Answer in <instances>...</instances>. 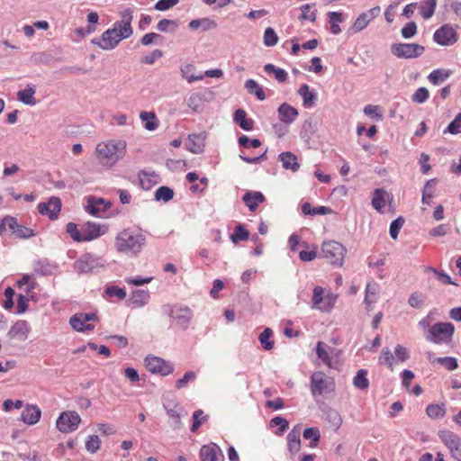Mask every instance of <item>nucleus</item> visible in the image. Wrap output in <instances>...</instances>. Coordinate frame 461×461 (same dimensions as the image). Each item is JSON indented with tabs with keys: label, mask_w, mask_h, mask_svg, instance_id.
Segmentation results:
<instances>
[{
	"label": "nucleus",
	"mask_w": 461,
	"mask_h": 461,
	"mask_svg": "<svg viewBox=\"0 0 461 461\" xmlns=\"http://www.w3.org/2000/svg\"><path fill=\"white\" fill-rule=\"evenodd\" d=\"M120 41V38L115 33V29L109 28L103 32L101 40L94 38L91 43L97 45L104 50H111L117 47Z\"/></svg>",
	"instance_id": "16"
},
{
	"label": "nucleus",
	"mask_w": 461,
	"mask_h": 461,
	"mask_svg": "<svg viewBox=\"0 0 461 461\" xmlns=\"http://www.w3.org/2000/svg\"><path fill=\"white\" fill-rule=\"evenodd\" d=\"M425 270L426 272L433 273L436 276L437 279L443 285H458L444 270H438L432 267H427Z\"/></svg>",
	"instance_id": "52"
},
{
	"label": "nucleus",
	"mask_w": 461,
	"mask_h": 461,
	"mask_svg": "<svg viewBox=\"0 0 461 461\" xmlns=\"http://www.w3.org/2000/svg\"><path fill=\"white\" fill-rule=\"evenodd\" d=\"M163 407L167 412V414L174 421V429H180L183 427L181 421V411L184 409L179 406V404L176 401H163Z\"/></svg>",
	"instance_id": "19"
},
{
	"label": "nucleus",
	"mask_w": 461,
	"mask_h": 461,
	"mask_svg": "<svg viewBox=\"0 0 461 461\" xmlns=\"http://www.w3.org/2000/svg\"><path fill=\"white\" fill-rule=\"evenodd\" d=\"M174 194L175 193L172 188L166 185H161L155 191L154 199L157 202L162 201L164 203H167L173 199Z\"/></svg>",
	"instance_id": "44"
},
{
	"label": "nucleus",
	"mask_w": 461,
	"mask_h": 461,
	"mask_svg": "<svg viewBox=\"0 0 461 461\" xmlns=\"http://www.w3.org/2000/svg\"><path fill=\"white\" fill-rule=\"evenodd\" d=\"M389 197V194L384 188H376L373 192V197L371 201L372 206L379 212H383V209L386 203V198Z\"/></svg>",
	"instance_id": "31"
},
{
	"label": "nucleus",
	"mask_w": 461,
	"mask_h": 461,
	"mask_svg": "<svg viewBox=\"0 0 461 461\" xmlns=\"http://www.w3.org/2000/svg\"><path fill=\"white\" fill-rule=\"evenodd\" d=\"M147 243L145 231L139 227H128L119 231L115 237L116 250L130 258H137Z\"/></svg>",
	"instance_id": "1"
},
{
	"label": "nucleus",
	"mask_w": 461,
	"mask_h": 461,
	"mask_svg": "<svg viewBox=\"0 0 461 461\" xmlns=\"http://www.w3.org/2000/svg\"><path fill=\"white\" fill-rule=\"evenodd\" d=\"M438 184V178H431L426 181L422 189L421 202L423 204L430 205L431 199L434 196L435 187Z\"/></svg>",
	"instance_id": "33"
},
{
	"label": "nucleus",
	"mask_w": 461,
	"mask_h": 461,
	"mask_svg": "<svg viewBox=\"0 0 461 461\" xmlns=\"http://www.w3.org/2000/svg\"><path fill=\"white\" fill-rule=\"evenodd\" d=\"M61 200L58 196H51L48 202L40 203L37 206L41 215H48L50 221L57 220L61 210Z\"/></svg>",
	"instance_id": "14"
},
{
	"label": "nucleus",
	"mask_w": 461,
	"mask_h": 461,
	"mask_svg": "<svg viewBox=\"0 0 461 461\" xmlns=\"http://www.w3.org/2000/svg\"><path fill=\"white\" fill-rule=\"evenodd\" d=\"M404 222V218L402 216H399L390 223L389 234L393 240H396L398 238L399 232Z\"/></svg>",
	"instance_id": "58"
},
{
	"label": "nucleus",
	"mask_w": 461,
	"mask_h": 461,
	"mask_svg": "<svg viewBox=\"0 0 461 461\" xmlns=\"http://www.w3.org/2000/svg\"><path fill=\"white\" fill-rule=\"evenodd\" d=\"M31 59L35 64H44L48 66L51 65L55 59L53 55L47 51L33 53Z\"/></svg>",
	"instance_id": "50"
},
{
	"label": "nucleus",
	"mask_w": 461,
	"mask_h": 461,
	"mask_svg": "<svg viewBox=\"0 0 461 461\" xmlns=\"http://www.w3.org/2000/svg\"><path fill=\"white\" fill-rule=\"evenodd\" d=\"M273 336V330L270 328H266L258 337V340L261 344V347L265 350H271L274 348V340L271 339Z\"/></svg>",
	"instance_id": "47"
},
{
	"label": "nucleus",
	"mask_w": 461,
	"mask_h": 461,
	"mask_svg": "<svg viewBox=\"0 0 461 461\" xmlns=\"http://www.w3.org/2000/svg\"><path fill=\"white\" fill-rule=\"evenodd\" d=\"M233 121L243 131H251L255 128V122L252 118H249L247 112L241 108L237 109L233 113Z\"/></svg>",
	"instance_id": "25"
},
{
	"label": "nucleus",
	"mask_w": 461,
	"mask_h": 461,
	"mask_svg": "<svg viewBox=\"0 0 461 461\" xmlns=\"http://www.w3.org/2000/svg\"><path fill=\"white\" fill-rule=\"evenodd\" d=\"M149 291L139 289L131 294V296L129 299V305H132L133 307H142L149 303Z\"/></svg>",
	"instance_id": "32"
},
{
	"label": "nucleus",
	"mask_w": 461,
	"mask_h": 461,
	"mask_svg": "<svg viewBox=\"0 0 461 461\" xmlns=\"http://www.w3.org/2000/svg\"><path fill=\"white\" fill-rule=\"evenodd\" d=\"M429 90L426 87L421 86V87H419L414 92V94L411 96V101L413 103H417V104H423L429 99Z\"/></svg>",
	"instance_id": "64"
},
{
	"label": "nucleus",
	"mask_w": 461,
	"mask_h": 461,
	"mask_svg": "<svg viewBox=\"0 0 461 461\" xmlns=\"http://www.w3.org/2000/svg\"><path fill=\"white\" fill-rule=\"evenodd\" d=\"M433 356V353L429 352L428 353V359L431 363H438L446 367L448 371H454L458 367V362L457 359L454 357H438L435 358V360H431V357Z\"/></svg>",
	"instance_id": "36"
},
{
	"label": "nucleus",
	"mask_w": 461,
	"mask_h": 461,
	"mask_svg": "<svg viewBox=\"0 0 461 461\" xmlns=\"http://www.w3.org/2000/svg\"><path fill=\"white\" fill-rule=\"evenodd\" d=\"M303 436L305 439L311 440L309 447H316L321 439L320 429L317 427H309L304 429Z\"/></svg>",
	"instance_id": "43"
},
{
	"label": "nucleus",
	"mask_w": 461,
	"mask_h": 461,
	"mask_svg": "<svg viewBox=\"0 0 461 461\" xmlns=\"http://www.w3.org/2000/svg\"><path fill=\"white\" fill-rule=\"evenodd\" d=\"M100 446H101V440L98 436H96V435L88 436V438L86 441V449L88 452H90L92 454L96 453L99 450Z\"/></svg>",
	"instance_id": "62"
},
{
	"label": "nucleus",
	"mask_w": 461,
	"mask_h": 461,
	"mask_svg": "<svg viewBox=\"0 0 461 461\" xmlns=\"http://www.w3.org/2000/svg\"><path fill=\"white\" fill-rule=\"evenodd\" d=\"M112 206V203L102 197L89 195L86 197V212L95 217H98L101 212H107Z\"/></svg>",
	"instance_id": "15"
},
{
	"label": "nucleus",
	"mask_w": 461,
	"mask_h": 461,
	"mask_svg": "<svg viewBox=\"0 0 461 461\" xmlns=\"http://www.w3.org/2000/svg\"><path fill=\"white\" fill-rule=\"evenodd\" d=\"M201 461H224L221 447L215 444L203 445L200 449Z\"/></svg>",
	"instance_id": "18"
},
{
	"label": "nucleus",
	"mask_w": 461,
	"mask_h": 461,
	"mask_svg": "<svg viewBox=\"0 0 461 461\" xmlns=\"http://www.w3.org/2000/svg\"><path fill=\"white\" fill-rule=\"evenodd\" d=\"M242 201L248 206L250 212H256L259 203L266 201V197L262 192L259 191H247L243 196Z\"/></svg>",
	"instance_id": "21"
},
{
	"label": "nucleus",
	"mask_w": 461,
	"mask_h": 461,
	"mask_svg": "<svg viewBox=\"0 0 461 461\" xmlns=\"http://www.w3.org/2000/svg\"><path fill=\"white\" fill-rule=\"evenodd\" d=\"M162 313L176 321L183 330H186L193 318V312L187 306L179 303H166L161 307Z\"/></svg>",
	"instance_id": "3"
},
{
	"label": "nucleus",
	"mask_w": 461,
	"mask_h": 461,
	"mask_svg": "<svg viewBox=\"0 0 461 461\" xmlns=\"http://www.w3.org/2000/svg\"><path fill=\"white\" fill-rule=\"evenodd\" d=\"M269 425L271 428L277 427L276 434L282 436L289 428V422L285 418L276 416L270 420Z\"/></svg>",
	"instance_id": "46"
},
{
	"label": "nucleus",
	"mask_w": 461,
	"mask_h": 461,
	"mask_svg": "<svg viewBox=\"0 0 461 461\" xmlns=\"http://www.w3.org/2000/svg\"><path fill=\"white\" fill-rule=\"evenodd\" d=\"M245 88L250 95H254L258 100L264 101L266 99V94L264 89L258 85L254 79H248L245 82Z\"/></svg>",
	"instance_id": "39"
},
{
	"label": "nucleus",
	"mask_w": 461,
	"mask_h": 461,
	"mask_svg": "<svg viewBox=\"0 0 461 461\" xmlns=\"http://www.w3.org/2000/svg\"><path fill=\"white\" fill-rule=\"evenodd\" d=\"M426 414L430 419H441L446 415L444 404L431 403L426 407Z\"/></svg>",
	"instance_id": "48"
},
{
	"label": "nucleus",
	"mask_w": 461,
	"mask_h": 461,
	"mask_svg": "<svg viewBox=\"0 0 461 461\" xmlns=\"http://www.w3.org/2000/svg\"><path fill=\"white\" fill-rule=\"evenodd\" d=\"M279 120L285 124L293 123L299 113L296 108L287 103H283L277 109Z\"/></svg>",
	"instance_id": "23"
},
{
	"label": "nucleus",
	"mask_w": 461,
	"mask_h": 461,
	"mask_svg": "<svg viewBox=\"0 0 461 461\" xmlns=\"http://www.w3.org/2000/svg\"><path fill=\"white\" fill-rule=\"evenodd\" d=\"M30 332V327L28 322L24 320L17 321L12 325L8 331L10 338H18L20 340L24 341L27 339Z\"/></svg>",
	"instance_id": "24"
},
{
	"label": "nucleus",
	"mask_w": 461,
	"mask_h": 461,
	"mask_svg": "<svg viewBox=\"0 0 461 461\" xmlns=\"http://www.w3.org/2000/svg\"><path fill=\"white\" fill-rule=\"evenodd\" d=\"M437 0H425L420 7V14L425 20L431 18L435 13Z\"/></svg>",
	"instance_id": "49"
},
{
	"label": "nucleus",
	"mask_w": 461,
	"mask_h": 461,
	"mask_svg": "<svg viewBox=\"0 0 461 461\" xmlns=\"http://www.w3.org/2000/svg\"><path fill=\"white\" fill-rule=\"evenodd\" d=\"M425 51L424 46L418 43H393L391 52L398 59H414L421 56Z\"/></svg>",
	"instance_id": "7"
},
{
	"label": "nucleus",
	"mask_w": 461,
	"mask_h": 461,
	"mask_svg": "<svg viewBox=\"0 0 461 461\" xmlns=\"http://www.w3.org/2000/svg\"><path fill=\"white\" fill-rule=\"evenodd\" d=\"M438 435L440 440L448 448L452 458L456 461H461V438L447 429L439 430Z\"/></svg>",
	"instance_id": "8"
},
{
	"label": "nucleus",
	"mask_w": 461,
	"mask_h": 461,
	"mask_svg": "<svg viewBox=\"0 0 461 461\" xmlns=\"http://www.w3.org/2000/svg\"><path fill=\"white\" fill-rule=\"evenodd\" d=\"M140 118L147 131H152L158 127L159 122L154 112L143 111L140 113Z\"/></svg>",
	"instance_id": "34"
},
{
	"label": "nucleus",
	"mask_w": 461,
	"mask_h": 461,
	"mask_svg": "<svg viewBox=\"0 0 461 461\" xmlns=\"http://www.w3.org/2000/svg\"><path fill=\"white\" fill-rule=\"evenodd\" d=\"M298 94L302 96L303 105L305 108H312L316 105L318 99L317 93L314 90H311L307 84H303L300 86Z\"/></svg>",
	"instance_id": "27"
},
{
	"label": "nucleus",
	"mask_w": 461,
	"mask_h": 461,
	"mask_svg": "<svg viewBox=\"0 0 461 461\" xmlns=\"http://www.w3.org/2000/svg\"><path fill=\"white\" fill-rule=\"evenodd\" d=\"M353 384L356 388L366 390L369 386V380L367 378V370L359 369L353 378Z\"/></svg>",
	"instance_id": "45"
},
{
	"label": "nucleus",
	"mask_w": 461,
	"mask_h": 461,
	"mask_svg": "<svg viewBox=\"0 0 461 461\" xmlns=\"http://www.w3.org/2000/svg\"><path fill=\"white\" fill-rule=\"evenodd\" d=\"M104 266L103 258L92 253H85L74 262V269L80 274L91 273Z\"/></svg>",
	"instance_id": "6"
},
{
	"label": "nucleus",
	"mask_w": 461,
	"mask_h": 461,
	"mask_svg": "<svg viewBox=\"0 0 461 461\" xmlns=\"http://www.w3.org/2000/svg\"><path fill=\"white\" fill-rule=\"evenodd\" d=\"M364 113L376 122L383 120V113L381 112L380 106L378 105H366L364 108Z\"/></svg>",
	"instance_id": "61"
},
{
	"label": "nucleus",
	"mask_w": 461,
	"mask_h": 461,
	"mask_svg": "<svg viewBox=\"0 0 461 461\" xmlns=\"http://www.w3.org/2000/svg\"><path fill=\"white\" fill-rule=\"evenodd\" d=\"M41 417V409L35 404H28L22 411L20 420L27 425H34L40 420Z\"/></svg>",
	"instance_id": "22"
},
{
	"label": "nucleus",
	"mask_w": 461,
	"mask_h": 461,
	"mask_svg": "<svg viewBox=\"0 0 461 461\" xmlns=\"http://www.w3.org/2000/svg\"><path fill=\"white\" fill-rule=\"evenodd\" d=\"M66 231H67L68 234H69V236L71 237V239L74 241H76V242H84V236L79 231V230L77 228V225L76 223L68 222L66 225Z\"/></svg>",
	"instance_id": "60"
},
{
	"label": "nucleus",
	"mask_w": 461,
	"mask_h": 461,
	"mask_svg": "<svg viewBox=\"0 0 461 461\" xmlns=\"http://www.w3.org/2000/svg\"><path fill=\"white\" fill-rule=\"evenodd\" d=\"M278 159L282 162V166L286 170L296 172L300 168L297 157L291 151H285L278 155Z\"/></svg>",
	"instance_id": "28"
},
{
	"label": "nucleus",
	"mask_w": 461,
	"mask_h": 461,
	"mask_svg": "<svg viewBox=\"0 0 461 461\" xmlns=\"http://www.w3.org/2000/svg\"><path fill=\"white\" fill-rule=\"evenodd\" d=\"M455 332V326L451 322H437L430 327L425 338L428 341L435 344L448 342Z\"/></svg>",
	"instance_id": "4"
},
{
	"label": "nucleus",
	"mask_w": 461,
	"mask_h": 461,
	"mask_svg": "<svg viewBox=\"0 0 461 461\" xmlns=\"http://www.w3.org/2000/svg\"><path fill=\"white\" fill-rule=\"evenodd\" d=\"M264 71L267 74H274L275 78L279 83H284L288 78V74L284 68H277L274 64H271V63H268L264 66Z\"/></svg>",
	"instance_id": "42"
},
{
	"label": "nucleus",
	"mask_w": 461,
	"mask_h": 461,
	"mask_svg": "<svg viewBox=\"0 0 461 461\" xmlns=\"http://www.w3.org/2000/svg\"><path fill=\"white\" fill-rule=\"evenodd\" d=\"M261 140L257 138H249L247 135H241L238 138V145L240 149H250L259 148L261 146Z\"/></svg>",
	"instance_id": "51"
},
{
	"label": "nucleus",
	"mask_w": 461,
	"mask_h": 461,
	"mask_svg": "<svg viewBox=\"0 0 461 461\" xmlns=\"http://www.w3.org/2000/svg\"><path fill=\"white\" fill-rule=\"evenodd\" d=\"M81 421L80 416L74 411H63L56 420L57 429L63 433L75 431Z\"/></svg>",
	"instance_id": "9"
},
{
	"label": "nucleus",
	"mask_w": 461,
	"mask_h": 461,
	"mask_svg": "<svg viewBox=\"0 0 461 461\" xmlns=\"http://www.w3.org/2000/svg\"><path fill=\"white\" fill-rule=\"evenodd\" d=\"M316 132V123L312 119L303 122L300 131V137L305 141H310Z\"/></svg>",
	"instance_id": "40"
},
{
	"label": "nucleus",
	"mask_w": 461,
	"mask_h": 461,
	"mask_svg": "<svg viewBox=\"0 0 461 461\" xmlns=\"http://www.w3.org/2000/svg\"><path fill=\"white\" fill-rule=\"evenodd\" d=\"M203 411L202 410H196L194 411L193 416H192L193 423L190 428L192 432H196L198 430V429L200 428V426L204 421L207 420L208 416H203Z\"/></svg>",
	"instance_id": "59"
},
{
	"label": "nucleus",
	"mask_w": 461,
	"mask_h": 461,
	"mask_svg": "<svg viewBox=\"0 0 461 461\" xmlns=\"http://www.w3.org/2000/svg\"><path fill=\"white\" fill-rule=\"evenodd\" d=\"M36 93V87L34 85L28 84L26 87L23 90L18 91L17 93V99L21 103L33 106L37 104V101L34 97V95Z\"/></svg>",
	"instance_id": "29"
},
{
	"label": "nucleus",
	"mask_w": 461,
	"mask_h": 461,
	"mask_svg": "<svg viewBox=\"0 0 461 461\" xmlns=\"http://www.w3.org/2000/svg\"><path fill=\"white\" fill-rule=\"evenodd\" d=\"M163 36L158 33L149 32L140 38V42L143 46H149L153 43L160 44L163 41Z\"/></svg>",
	"instance_id": "57"
},
{
	"label": "nucleus",
	"mask_w": 461,
	"mask_h": 461,
	"mask_svg": "<svg viewBox=\"0 0 461 461\" xmlns=\"http://www.w3.org/2000/svg\"><path fill=\"white\" fill-rule=\"evenodd\" d=\"M98 316L95 312H79L69 319V324L73 330L78 332L90 331L95 329V325L89 323L92 321H97Z\"/></svg>",
	"instance_id": "10"
},
{
	"label": "nucleus",
	"mask_w": 461,
	"mask_h": 461,
	"mask_svg": "<svg viewBox=\"0 0 461 461\" xmlns=\"http://www.w3.org/2000/svg\"><path fill=\"white\" fill-rule=\"evenodd\" d=\"M346 254L345 247L335 240L324 241L321 245L322 258L335 266H342Z\"/></svg>",
	"instance_id": "5"
},
{
	"label": "nucleus",
	"mask_w": 461,
	"mask_h": 461,
	"mask_svg": "<svg viewBox=\"0 0 461 461\" xmlns=\"http://www.w3.org/2000/svg\"><path fill=\"white\" fill-rule=\"evenodd\" d=\"M444 133L457 135L461 133V113H458L453 121H451L447 127L444 130Z\"/></svg>",
	"instance_id": "55"
},
{
	"label": "nucleus",
	"mask_w": 461,
	"mask_h": 461,
	"mask_svg": "<svg viewBox=\"0 0 461 461\" xmlns=\"http://www.w3.org/2000/svg\"><path fill=\"white\" fill-rule=\"evenodd\" d=\"M264 45L267 47H273L278 42V36L272 27H267L264 32L263 37Z\"/></svg>",
	"instance_id": "56"
},
{
	"label": "nucleus",
	"mask_w": 461,
	"mask_h": 461,
	"mask_svg": "<svg viewBox=\"0 0 461 461\" xmlns=\"http://www.w3.org/2000/svg\"><path fill=\"white\" fill-rule=\"evenodd\" d=\"M450 70H447L444 68H437L429 74L428 79L434 86H438L445 80H447L450 77Z\"/></svg>",
	"instance_id": "37"
},
{
	"label": "nucleus",
	"mask_w": 461,
	"mask_h": 461,
	"mask_svg": "<svg viewBox=\"0 0 461 461\" xmlns=\"http://www.w3.org/2000/svg\"><path fill=\"white\" fill-rule=\"evenodd\" d=\"M126 142L124 140H113L100 142L96 145L97 159L106 167H113L125 154Z\"/></svg>",
	"instance_id": "2"
},
{
	"label": "nucleus",
	"mask_w": 461,
	"mask_h": 461,
	"mask_svg": "<svg viewBox=\"0 0 461 461\" xmlns=\"http://www.w3.org/2000/svg\"><path fill=\"white\" fill-rule=\"evenodd\" d=\"M458 40L457 32L450 24H444L437 29L433 34V41L440 46H449Z\"/></svg>",
	"instance_id": "13"
},
{
	"label": "nucleus",
	"mask_w": 461,
	"mask_h": 461,
	"mask_svg": "<svg viewBox=\"0 0 461 461\" xmlns=\"http://www.w3.org/2000/svg\"><path fill=\"white\" fill-rule=\"evenodd\" d=\"M18 226L19 222L17 218L14 216L5 215V217L0 218V236H4L6 231L9 230L10 234L14 237Z\"/></svg>",
	"instance_id": "30"
},
{
	"label": "nucleus",
	"mask_w": 461,
	"mask_h": 461,
	"mask_svg": "<svg viewBox=\"0 0 461 461\" xmlns=\"http://www.w3.org/2000/svg\"><path fill=\"white\" fill-rule=\"evenodd\" d=\"M83 230L84 242L91 241L104 235L108 231V226L88 221L84 224Z\"/></svg>",
	"instance_id": "17"
},
{
	"label": "nucleus",
	"mask_w": 461,
	"mask_h": 461,
	"mask_svg": "<svg viewBox=\"0 0 461 461\" xmlns=\"http://www.w3.org/2000/svg\"><path fill=\"white\" fill-rule=\"evenodd\" d=\"M145 366L150 373L162 376L168 375L174 372V366L170 362L155 356H147L145 357Z\"/></svg>",
	"instance_id": "11"
},
{
	"label": "nucleus",
	"mask_w": 461,
	"mask_h": 461,
	"mask_svg": "<svg viewBox=\"0 0 461 461\" xmlns=\"http://www.w3.org/2000/svg\"><path fill=\"white\" fill-rule=\"evenodd\" d=\"M178 25L179 23L177 20L164 18L158 23L157 29L160 32H174L177 29Z\"/></svg>",
	"instance_id": "53"
},
{
	"label": "nucleus",
	"mask_w": 461,
	"mask_h": 461,
	"mask_svg": "<svg viewBox=\"0 0 461 461\" xmlns=\"http://www.w3.org/2000/svg\"><path fill=\"white\" fill-rule=\"evenodd\" d=\"M181 75L186 79L189 83L202 80L203 76H194V71L195 70V67L193 64H186L181 67Z\"/></svg>",
	"instance_id": "54"
},
{
	"label": "nucleus",
	"mask_w": 461,
	"mask_h": 461,
	"mask_svg": "<svg viewBox=\"0 0 461 461\" xmlns=\"http://www.w3.org/2000/svg\"><path fill=\"white\" fill-rule=\"evenodd\" d=\"M204 139L202 133L189 134L186 142V149L194 154H201L204 150Z\"/></svg>",
	"instance_id": "26"
},
{
	"label": "nucleus",
	"mask_w": 461,
	"mask_h": 461,
	"mask_svg": "<svg viewBox=\"0 0 461 461\" xmlns=\"http://www.w3.org/2000/svg\"><path fill=\"white\" fill-rule=\"evenodd\" d=\"M333 382L329 383L325 374L321 371L314 372L310 377V390L313 397L333 391Z\"/></svg>",
	"instance_id": "12"
},
{
	"label": "nucleus",
	"mask_w": 461,
	"mask_h": 461,
	"mask_svg": "<svg viewBox=\"0 0 461 461\" xmlns=\"http://www.w3.org/2000/svg\"><path fill=\"white\" fill-rule=\"evenodd\" d=\"M249 237V231L242 223H239L235 226L233 232L230 235V240L232 243L237 244L240 241L248 240Z\"/></svg>",
	"instance_id": "38"
},
{
	"label": "nucleus",
	"mask_w": 461,
	"mask_h": 461,
	"mask_svg": "<svg viewBox=\"0 0 461 461\" xmlns=\"http://www.w3.org/2000/svg\"><path fill=\"white\" fill-rule=\"evenodd\" d=\"M394 357L388 348H384L379 357V363L386 365L390 369H393Z\"/></svg>",
	"instance_id": "63"
},
{
	"label": "nucleus",
	"mask_w": 461,
	"mask_h": 461,
	"mask_svg": "<svg viewBox=\"0 0 461 461\" xmlns=\"http://www.w3.org/2000/svg\"><path fill=\"white\" fill-rule=\"evenodd\" d=\"M302 212L305 215L314 216V215H326L332 212V209L328 206L320 205L316 207H312V204L308 202L303 203Z\"/></svg>",
	"instance_id": "35"
},
{
	"label": "nucleus",
	"mask_w": 461,
	"mask_h": 461,
	"mask_svg": "<svg viewBox=\"0 0 461 461\" xmlns=\"http://www.w3.org/2000/svg\"><path fill=\"white\" fill-rule=\"evenodd\" d=\"M287 448L292 456H294L301 449V429L294 426L287 434Z\"/></svg>",
	"instance_id": "20"
},
{
	"label": "nucleus",
	"mask_w": 461,
	"mask_h": 461,
	"mask_svg": "<svg viewBox=\"0 0 461 461\" xmlns=\"http://www.w3.org/2000/svg\"><path fill=\"white\" fill-rule=\"evenodd\" d=\"M112 29H115V33L121 41L130 38L133 33L132 26L117 21L113 23Z\"/></svg>",
	"instance_id": "41"
}]
</instances>
